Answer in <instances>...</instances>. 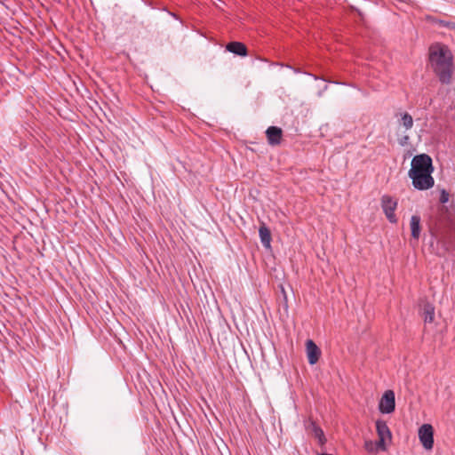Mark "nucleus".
<instances>
[{"instance_id":"obj_1","label":"nucleus","mask_w":455,"mask_h":455,"mask_svg":"<svg viewBox=\"0 0 455 455\" xmlns=\"http://www.w3.org/2000/svg\"><path fill=\"white\" fill-rule=\"evenodd\" d=\"M429 62L433 72L441 84H450L454 72L452 54L443 44H435L429 49Z\"/></svg>"},{"instance_id":"obj_2","label":"nucleus","mask_w":455,"mask_h":455,"mask_svg":"<svg viewBox=\"0 0 455 455\" xmlns=\"http://www.w3.org/2000/svg\"><path fill=\"white\" fill-rule=\"evenodd\" d=\"M433 171L432 158L427 154H419L412 158L408 175L411 179L415 188L427 190L435 184L434 178L431 175Z\"/></svg>"},{"instance_id":"obj_3","label":"nucleus","mask_w":455,"mask_h":455,"mask_svg":"<svg viewBox=\"0 0 455 455\" xmlns=\"http://www.w3.org/2000/svg\"><path fill=\"white\" fill-rule=\"evenodd\" d=\"M381 207L387 219L391 223H396L397 218L395 214V211L397 207V200L390 196L385 195L381 197Z\"/></svg>"},{"instance_id":"obj_4","label":"nucleus","mask_w":455,"mask_h":455,"mask_svg":"<svg viewBox=\"0 0 455 455\" xmlns=\"http://www.w3.org/2000/svg\"><path fill=\"white\" fill-rule=\"evenodd\" d=\"M419 438L426 450H431L434 446V429L430 424H424L419 428Z\"/></svg>"},{"instance_id":"obj_5","label":"nucleus","mask_w":455,"mask_h":455,"mask_svg":"<svg viewBox=\"0 0 455 455\" xmlns=\"http://www.w3.org/2000/svg\"><path fill=\"white\" fill-rule=\"evenodd\" d=\"M376 430L379 436L377 445L381 450H386V440H391L392 435L387 423L382 420H377Z\"/></svg>"},{"instance_id":"obj_6","label":"nucleus","mask_w":455,"mask_h":455,"mask_svg":"<svg viewBox=\"0 0 455 455\" xmlns=\"http://www.w3.org/2000/svg\"><path fill=\"white\" fill-rule=\"evenodd\" d=\"M395 408V393L393 390H387L382 395L379 409L382 413H391Z\"/></svg>"},{"instance_id":"obj_7","label":"nucleus","mask_w":455,"mask_h":455,"mask_svg":"<svg viewBox=\"0 0 455 455\" xmlns=\"http://www.w3.org/2000/svg\"><path fill=\"white\" fill-rule=\"evenodd\" d=\"M266 136L269 145H280L283 137V130L277 126H269L266 131Z\"/></svg>"},{"instance_id":"obj_8","label":"nucleus","mask_w":455,"mask_h":455,"mask_svg":"<svg viewBox=\"0 0 455 455\" xmlns=\"http://www.w3.org/2000/svg\"><path fill=\"white\" fill-rule=\"evenodd\" d=\"M306 348L308 363L311 365L316 363L321 355V350L319 349V347L315 345V343L313 340L307 339L306 343Z\"/></svg>"},{"instance_id":"obj_9","label":"nucleus","mask_w":455,"mask_h":455,"mask_svg":"<svg viewBox=\"0 0 455 455\" xmlns=\"http://www.w3.org/2000/svg\"><path fill=\"white\" fill-rule=\"evenodd\" d=\"M226 50L239 56H246L248 53L245 44L240 42L228 43L226 45Z\"/></svg>"},{"instance_id":"obj_10","label":"nucleus","mask_w":455,"mask_h":455,"mask_svg":"<svg viewBox=\"0 0 455 455\" xmlns=\"http://www.w3.org/2000/svg\"><path fill=\"white\" fill-rule=\"evenodd\" d=\"M259 234L263 246L267 249H270L272 240L271 232L270 229L266 226V224L262 223L260 225Z\"/></svg>"},{"instance_id":"obj_11","label":"nucleus","mask_w":455,"mask_h":455,"mask_svg":"<svg viewBox=\"0 0 455 455\" xmlns=\"http://www.w3.org/2000/svg\"><path fill=\"white\" fill-rule=\"evenodd\" d=\"M411 231L412 238L418 240L420 235V217L418 215H412L411 218Z\"/></svg>"},{"instance_id":"obj_12","label":"nucleus","mask_w":455,"mask_h":455,"mask_svg":"<svg viewBox=\"0 0 455 455\" xmlns=\"http://www.w3.org/2000/svg\"><path fill=\"white\" fill-rule=\"evenodd\" d=\"M423 316L425 323H432L435 318V307L430 303L424 304Z\"/></svg>"},{"instance_id":"obj_13","label":"nucleus","mask_w":455,"mask_h":455,"mask_svg":"<svg viewBox=\"0 0 455 455\" xmlns=\"http://www.w3.org/2000/svg\"><path fill=\"white\" fill-rule=\"evenodd\" d=\"M400 116H401V118L399 120L400 125H402L405 130L411 129L413 126L412 116L407 112L401 113Z\"/></svg>"},{"instance_id":"obj_14","label":"nucleus","mask_w":455,"mask_h":455,"mask_svg":"<svg viewBox=\"0 0 455 455\" xmlns=\"http://www.w3.org/2000/svg\"><path fill=\"white\" fill-rule=\"evenodd\" d=\"M449 193L446 190L443 189L440 195V202L442 204L447 203L449 201Z\"/></svg>"},{"instance_id":"obj_15","label":"nucleus","mask_w":455,"mask_h":455,"mask_svg":"<svg viewBox=\"0 0 455 455\" xmlns=\"http://www.w3.org/2000/svg\"><path fill=\"white\" fill-rule=\"evenodd\" d=\"M443 27L448 28H455V23L450 22V21H444V20H439L438 22Z\"/></svg>"},{"instance_id":"obj_16","label":"nucleus","mask_w":455,"mask_h":455,"mask_svg":"<svg viewBox=\"0 0 455 455\" xmlns=\"http://www.w3.org/2000/svg\"><path fill=\"white\" fill-rule=\"evenodd\" d=\"M408 140H409V136H407V135H406V136H404L403 138H402V139L400 140V144H401L402 146L406 145V144L408 143Z\"/></svg>"},{"instance_id":"obj_17","label":"nucleus","mask_w":455,"mask_h":455,"mask_svg":"<svg viewBox=\"0 0 455 455\" xmlns=\"http://www.w3.org/2000/svg\"><path fill=\"white\" fill-rule=\"evenodd\" d=\"M322 435H323V431L320 428L316 429V435L320 436Z\"/></svg>"}]
</instances>
